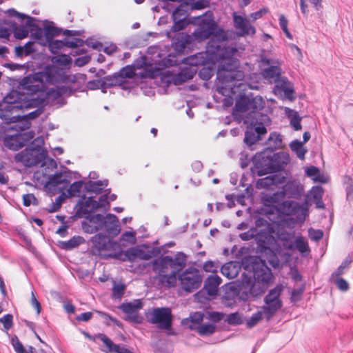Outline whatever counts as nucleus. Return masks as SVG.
<instances>
[{"mask_svg": "<svg viewBox=\"0 0 353 353\" xmlns=\"http://www.w3.org/2000/svg\"><path fill=\"white\" fill-rule=\"evenodd\" d=\"M236 53L237 50L235 48H221L219 44L214 46V41H212L208 42L205 52L185 58L184 63L192 66H205L219 62L216 90L221 94H228L234 89L231 87L232 85L228 83L243 77V72L238 70L239 61L234 57Z\"/></svg>", "mask_w": 353, "mask_h": 353, "instance_id": "1", "label": "nucleus"}, {"mask_svg": "<svg viewBox=\"0 0 353 353\" xmlns=\"http://www.w3.org/2000/svg\"><path fill=\"white\" fill-rule=\"evenodd\" d=\"M66 76L63 70L54 65L46 67L43 70L29 74L23 77L19 83L18 92L22 98L27 97L32 102L34 106L36 94H43L47 90V85H54L63 82Z\"/></svg>", "mask_w": 353, "mask_h": 353, "instance_id": "2", "label": "nucleus"}, {"mask_svg": "<svg viewBox=\"0 0 353 353\" xmlns=\"http://www.w3.org/2000/svg\"><path fill=\"white\" fill-rule=\"evenodd\" d=\"M198 19L200 23L199 28L194 30L192 35L183 34L179 35L180 40L172 43L174 48L183 50L187 44L191 43L192 40L201 42L209 38H210L209 41H214V46L219 44L221 48H226L223 45L227 39L226 33L222 28L218 27L212 14L206 13Z\"/></svg>", "mask_w": 353, "mask_h": 353, "instance_id": "3", "label": "nucleus"}, {"mask_svg": "<svg viewBox=\"0 0 353 353\" xmlns=\"http://www.w3.org/2000/svg\"><path fill=\"white\" fill-rule=\"evenodd\" d=\"M244 77L240 80L234 81L230 83L231 87L234 88V91L230 92L228 94L234 95L239 92V95L236 99L235 106L233 110V114L249 112L248 116L252 114L254 110H261L265 105L263 98L260 96L253 97L252 95H246L243 92L247 89L248 85L243 82ZM229 85V83H228Z\"/></svg>", "mask_w": 353, "mask_h": 353, "instance_id": "4", "label": "nucleus"}, {"mask_svg": "<svg viewBox=\"0 0 353 353\" xmlns=\"http://www.w3.org/2000/svg\"><path fill=\"white\" fill-rule=\"evenodd\" d=\"M17 90L10 92L0 102V118L8 123H15L20 117L14 113L32 107V102L27 97H23Z\"/></svg>", "mask_w": 353, "mask_h": 353, "instance_id": "5", "label": "nucleus"}, {"mask_svg": "<svg viewBox=\"0 0 353 353\" xmlns=\"http://www.w3.org/2000/svg\"><path fill=\"white\" fill-rule=\"evenodd\" d=\"M92 252L102 259H120L122 250L119 243L110 240L106 235L98 234L91 239Z\"/></svg>", "mask_w": 353, "mask_h": 353, "instance_id": "6", "label": "nucleus"}, {"mask_svg": "<svg viewBox=\"0 0 353 353\" xmlns=\"http://www.w3.org/2000/svg\"><path fill=\"white\" fill-rule=\"evenodd\" d=\"M34 142H37L40 145L30 146L17 153L14 157L16 162L21 163L26 167H31L39 164L46 159L47 152L41 148L43 139L37 138Z\"/></svg>", "mask_w": 353, "mask_h": 353, "instance_id": "7", "label": "nucleus"}, {"mask_svg": "<svg viewBox=\"0 0 353 353\" xmlns=\"http://www.w3.org/2000/svg\"><path fill=\"white\" fill-rule=\"evenodd\" d=\"M255 283L250 288V291L254 295L263 293L269 284L273 282L272 270L264 262L256 265L254 270Z\"/></svg>", "mask_w": 353, "mask_h": 353, "instance_id": "8", "label": "nucleus"}, {"mask_svg": "<svg viewBox=\"0 0 353 353\" xmlns=\"http://www.w3.org/2000/svg\"><path fill=\"white\" fill-rule=\"evenodd\" d=\"M283 286L281 284L277 285L272 289L264 298L265 305L262 309L267 321L274 315V314L282 307V301L280 299Z\"/></svg>", "mask_w": 353, "mask_h": 353, "instance_id": "9", "label": "nucleus"}, {"mask_svg": "<svg viewBox=\"0 0 353 353\" xmlns=\"http://www.w3.org/2000/svg\"><path fill=\"white\" fill-rule=\"evenodd\" d=\"M178 279L183 290L188 292H193L200 288L202 276L195 268H189L181 273Z\"/></svg>", "mask_w": 353, "mask_h": 353, "instance_id": "10", "label": "nucleus"}, {"mask_svg": "<svg viewBox=\"0 0 353 353\" xmlns=\"http://www.w3.org/2000/svg\"><path fill=\"white\" fill-rule=\"evenodd\" d=\"M272 151L269 148L256 153L253 159L254 168L259 176L273 172Z\"/></svg>", "mask_w": 353, "mask_h": 353, "instance_id": "11", "label": "nucleus"}, {"mask_svg": "<svg viewBox=\"0 0 353 353\" xmlns=\"http://www.w3.org/2000/svg\"><path fill=\"white\" fill-rule=\"evenodd\" d=\"M148 317L152 323L157 324L161 329L169 330L171 328L172 313L170 308H154L149 313Z\"/></svg>", "mask_w": 353, "mask_h": 353, "instance_id": "12", "label": "nucleus"}, {"mask_svg": "<svg viewBox=\"0 0 353 353\" xmlns=\"http://www.w3.org/2000/svg\"><path fill=\"white\" fill-rule=\"evenodd\" d=\"M261 62L267 65L268 68L262 71L263 78L270 83H275L281 77V68L280 67L281 62L277 58H268L265 56L261 57Z\"/></svg>", "mask_w": 353, "mask_h": 353, "instance_id": "13", "label": "nucleus"}, {"mask_svg": "<svg viewBox=\"0 0 353 353\" xmlns=\"http://www.w3.org/2000/svg\"><path fill=\"white\" fill-rule=\"evenodd\" d=\"M136 76H140L143 79L150 76V74L145 72H137L134 67L128 65L122 68L118 74H115L111 77L105 78V83L108 86H114L123 83L125 78H132Z\"/></svg>", "mask_w": 353, "mask_h": 353, "instance_id": "14", "label": "nucleus"}, {"mask_svg": "<svg viewBox=\"0 0 353 353\" xmlns=\"http://www.w3.org/2000/svg\"><path fill=\"white\" fill-rule=\"evenodd\" d=\"M61 30L54 26H46L43 28H37L32 34L37 43L42 46H47L50 41H52L53 38L59 35Z\"/></svg>", "mask_w": 353, "mask_h": 353, "instance_id": "15", "label": "nucleus"}, {"mask_svg": "<svg viewBox=\"0 0 353 353\" xmlns=\"http://www.w3.org/2000/svg\"><path fill=\"white\" fill-rule=\"evenodd\" d=\"M148 248V246L145 245L132 248L125 251V256L128 261H133L137 258L141 260H149L158 254L159 251L157 248L147 250Z\"/></svg>", "mask_w": 353, "mask_h": 353, "instance_id": "16", "label": "nucleus"}, {"mask_svg": "<svg viewBox=\"0 0 353 353\" xmlns=\"http://www.w3.org/2000/svg\"><path fill=\"white\" fill-rule=\"evenodd\" d=\"M103 215L100 214L85 216V220L81 222L82 230L88 234H94L102 229Z\"/></svg>", "mask_w": 353, "mask_h": 353, "instance_id": "17", "label": "nucleus"}, {"mask_svg": "<svg viewBox=\"0 0 353 353\" xmlns=\"http://www.w3.org/2000/svg\"><path fill=\"white\" fill-rule=\"evenodd\" d=\"M274 92L276 95H282L290 100L294 99V88L292 83L285 77H281L275 82Z\"/></svg>", "mask_w": 353, "mask_h": 353, "instance_id": "18", "label": "nucleus"}, {"mask_svg": "<svg viewBox=\"0 0 353 353\" xmlns=\"http://www.w3.org/2000/svg\"><path fill=\"white\" fill-rule=\"evenodd\" d=\"M234 26L235 28L239 30V34L241 37L245 35H254L256 33V29L250 24L249 21L242 16L233 14Z\"/></svg>", "mask_w": 353, "mask_h": 353, "instance_id": "19", "label": "nucleus"}, {"mask_svg": "<svg viewBox=\"0 0 353 353\" xmlns=\"http://www.w3.org/2000/svg\"><path fill=\"white\" fill-rule=\"evenodd\" d=\"M34 132L30 131L26 134H14V135H7L3 139V142L4 145L12 150H17L18 149L23 147V144L21 141L23 136H27L28 139H31L34 137Z\"/></svg>", "mask_w": 353, "mask_h": 353, "instance_id": "20", "label": "nucleus"}, {"mask_svg": "<svg viewBox=\"0 0 353 353\" xmlns=\"http://www.w3.org/2000/svg\"><path fill=\"white\" fill-rule=\"evenodd\" d=\"M281 208L285 210L288 215H296L299 213L303 218L308 214L307 208L305 205L299 204L294 201H285L281 204Z\"/></svg>", "mask_w": 353, "mask_h": 353, "instance_id": "21", "label": "nucleus"}, {"mask_svg": "<svg viewBox=\"0 0 353 353\" xmlns=\"http://www.w3.org/2000/svg\"><path fill=\"white\" fill-rule=\"evenodd\" d=\"M283 196L298 199L303 192V188L299 181L292 180L288 181L283 188Z\"/></svg>", "mask_w": 353, "mask_h": 353, "instance_id": "22", "label": "nucleus"}, {"mask_svg": "<svg viewBox=\"0 0 353 353\" xmlns=\"http://www.w3.org/2000/svg\"><path fill=\"white\" fill-rule=\"evenodd\" d=\"M143 307V303L140 299H135L128 303H123L119 306L128 318L135 321L137 317V312Z\"/></svg>", "mask_w": 353, "mask_h": 353, "instance_id": "23", "label": "nucleus"}, {"mask_svg": "<svg viewBox=\"0 0 353 353\" xmlns=\"http://www.w3.org/2000/svg\"><path fill=\"white\" fill-rule=\"evenodd\" d=\"M101 228H105L109 234L117 235L120 232V225L117 217L108 214L105 216H103Z\"/></svg>", "mask_w": 353, "mask_h": 353, "instance_id": "24", "label": "nucleus"}, {"mask_svg": "<svg viewBox=\"0 0 353 353\" xmlns=\"http://www.w3.org/2000/svg\"><path fill=\"white\" fill-rule=\"evenodd\" d=\"M278 239L282 243L283 247L287 250H294V242L296 236L295 232H288L285 230H279L276 232Z\"/></svg>", "mask_w": 353, "mask_h": 353, "instance_id": "25", "label": "nucleus"}, {"mask_svg": "<svg viewBox=\"0 0 353 353\" xmlns=\"http://www.w3.org/2000/svg\"><path fill=\"white\" fill-rule=\"evenodd\" d=\"M97 339L101 340L106 346L107 350L105 352H111L115 353H133L123 345L115 344L112 341L104 334H98L96 336Z\"/></svg>", "mask_w": 353, "mask_h": 353, "instance_id": "26", "label": "nucleus"}, {"mask_svg": "<svg viewBox=\"0 0 353 353\" xmlns=\"http://www.w3.org/2000/svg\"><path fill=\"white\" fill-rule=\"evenodd\" d=\"M101 207L102 204H99L92 197H88L79 202V208L77 212L83 214L85 216H88L91 215V212Z\"/></svg>", "mask_w": 353, "mask_h": 353, "instance_id": "27", "label": "nucleus"}, {"mask_svg": "<svg viewBox=\"0 0 353 353\" xmlns=\"http://www.w3.org/2000/svg\"><path fill=\"white\" fill-rule=\"evenodd\" d=\"M290 161V156L286 152H280L272 154L273 172L282 170Z\"/></svg>", "mask_w": 353, "mask_h": 353, "instance_id": "28", "label": "nucleus"}, {"mask_svg": "<svg viewBox=\"0 0 353 353\" xmlns=\"http://www.w3.org/2000/svg\"><path fill=\"white\" fill-rule=\"evenodd\" d=\"M171 263L172 257L170 256L159 257L152 261V269L159 276L163 275L170 268Z\"/></svg>", "mask_w": 353, "mask_h": 353, "instance_id": "29", "label": "nucleus"}, {"mask_svg": "<svg viewBox=\"0 0 353 353\" xmlns=\"http://www.w3.org/2000/svg\"><path fill=\"white\" fill-rule=\"evenodd\" d=\"M221 283V279L217 275H210L205 280L204 290L210 296H215L218 292L219 285Z\"/></svg>", "mask_w": 353, "mask_h": 353, "instance_id": "30", "label": "nucleus"}, {"mask_svg": "<svg viewBox=\"0 0 353 353\" xmlns=\"http://www.w3.org/2000/svg\"><path fill=\"white\" fill-rule=\"evenodd\" d=\"M259 110H254L252 114L247 116L245 120V123H249L250 125H256L257 124L268 125L270 123V119L267 114H261L258 112Z\"/></svg>", "mask_w": 353, "mask_h": 353, "instance_id": "31", "label": "nucleus"}, {"mask_svg": "<svg viewBox=\"0 0 353 353\" xmlns=\"http://www.w3.org/2000/svg\"><path fill=\"white\" fill-rule=\"evenodd\" d=\"M48 85H47V90L44 92L46 99L48 100H56L60 97L67 95L70 93V90L66 86H57L48 89Z\"/></svg>", "mask_w": 353, "mask_h": 353, "instance_id": "32", "label": "nucleus"}, {"mask_svg": "<svg viewBox=\"0 0 353 353\" xmlns=\"http://www.w3.org/2000/svg\"><path fill=\"white\" fill-rule=\"evenodd\" d=\"M294 250H296L302 256L307 257L310 254L308 241L302 235H297L294 242Z\"/></svg>", "mask_w": 353, "mask_h": 353, "instance_id": "33", "label": "nucleus"}, {"mask_svg": "<svg viewBox=\"0 0 353 353\" xmlns=\"http://www.w3.org/2000/svg\"><path fill=\"white\" fill-rule=\"evenodd\" d=\"M283 182L282 179L276 175H270L268 176L260 179L256 183L258 188H271L272 185H276Z\"/></svg>", "mask_w": 353, "mask_h": 353, "instance_id": "34", "label": "nucleus"}, {"mask_svg": "<svg viewBox=\"0 0 353 353\" xmlns=\"http://www.w3.org/2000/svg\"><path fill=\"white\" fill-rule=\"evenodd\" d=\"M240 270V265L235 262H229L224 264L221 268V272L223 275L231 279L238 276Z\"/></svg>", "mask_w": 353, "mask_h": 353, "instance_id": "35", "label": "nucleus"}, {"mask_svg": "<svg viewBox=\"0 0 353 353\" xmlns=\"http://www.w3.org/2000/svg\"><path fill=\"white\" fill-rule=\"evenodd\" d=\"M196 71L190 68L183 69L174 77V82L176 85H180L183 82L192 79Z\"/></svg>", "mask_w": 353, "mask_h": 353, "instance_id": "36", "label": "nucleus"}, {"mask_svg": "<svg viewBox=\"0 0 353 353\" xmlns=\"http://www.w3.org/2000/svg\"><path fill=\"white\" fill-rule=\"evenodd\" d=\"M306 175L311 177L314 182L326 183L327 179L321 174L320 170L315 166H310L305 169Z\"/></svg>", "mask_w": 353, "mask_h": 353, "instance_id": "37", "label": "nucleus"}, {"mask_svg": "<svg viewBox=\"0 0 353 353\" xmlns=\"http://www.w3.org/2000/svg\"><path fill=\"white\" fill-rule=\"evenodd\" d=\"M285 113L290 120V125L294 130H300L302 128L301 125V118L296 111L288 108H285Z\"/></svg>", "mask_w": 353, "mask_h": 353, "instance_id": "38", "label": "nucleus"}, {"mask_svg": "<svg viewBox=\"0 0 353 353\" xmlns=\"http://www.w3.org/2000/svg\"><path fill=\"white\" fill-rule=\"evenodd\" d=\"M323 194V190L319 185L314 186L310 190V195L318 208H324V204L322 201Z\"/></svg>", "mask_w": 353, "mask_h": 353, "instance_id": "39", "label": "nucleus"}, {"mask_svg": "<svg viewBox=\"0 0 353 353\" xmlns=\"http://www.w3.org/2000/svg\"><path fill=\"white\" fill-rule=\"evenodd\" d=\"M185 265L186 256L183 253L178 252L174 259L172 257V263L170 264L171 268L176 270H180L183 269Z\"/></svg>", "mask_w": 353, "mask_h": 353, "instance_id": "40", "label": "nucleus"}, {"mask_svg": "<svg viewBox=\"0 0 353 353\" xmlns=\"http://www.w3.org/2000/svg\"><path fill=\"white\" fill-rule=\"evenodd\" d=\"M290 147L300 159L303 160L305 159L307 150L303 148L302 142L299 140H294L290 143Z\"/></svg>", "mask_w": 353, "mask_h": 353, "instance_id": "41", "label": "nucleus"}, {"mask_svg": "<svg viewBox=\"0 0 353 353\" xmlns=\"http://www.w3.org/2000/svg\"><path fill=\"white\" fill-rule=\"evenodd\" d=\"M173 21L174 25L171 28V31L174 32L183 30L188 24L186 19H185V16L183 15L182 18H179L177 17V12L174 14Z\"/></svg>", "mask_w": 353, "mask_h": 353, "instance_id": "42", "label": "nucleus"}, {"mask_svg": "<svg viewBox=\"0 0 353 353\" xmlns=\"http://www.w3.org/2000/svg\"><path fill=\"white\" fill-rule=\"evenodd\" d=\"M159 281L163 285L167 287H174L177 281V277L175 272H172L170 274H163L159 276Z\"/></svg>", "mask_w": 353, "mask_h": 353, "instance_id": "43", "label": "nucleus"}, {"mask_svg": "<svg viewBox=\"0 0 353 353\" xmlns=\"http://www.w3.org/2000/svg\"><path fill=\"white\" fill-rule=\"evenodd\" d=\"M269 149L272 151L281 147L282 139L279 134L276 132L271 133L268 138Z\"/></svg>", "mask_w": 353, "mask_h": 353, "instance_id": "44", "label": "nucleus"}, {"mask_svg": "<svg viewBox=\"0 0 353 353\" xmlns=\"http://www.w3.org/2000/svg\"><path fill=\"white\" fill-rule=\"evenodd\" d=\"M66 172H59L50 177V182L54 185L68 183L70 176L65 175Z\"/></svg>", "mask_w": 353, "mask_h": 353, "instance_id": "45", "label": "nucleus"}, {"mask_svg": "<svg viewBox=\"0 0 353 353\" xmlns=\"http://www.w3.org/2000/svg\"><path fill=\"white\" fill-rule=\"evenodd\" d=\"M83 239L79 236H73L68 241L62 243V248L65 250H72L83 242Z\"/></svg>", "mask_w": 353, "mask_h": 353, "instance_id": "46", "label": "nucleus"}, {"mask_svg": "<svg viewBox=\"0 0 353 353\" xmlns=\"http://www.w3.org/2000/svg\"><path fill=\"white\" fill-rule=\"evenodd\" d=\"M216 326L213 323H205L199 325L196 328L200 335H210L215 331Z\"/></svg>", "mask_w": 353, "mask_h": 353, "instance_id": "47", "label": "nucleus"}, {"mask_svg": "<svg viewBox=\"0 0 353 353\" xmlns=\"http://www.w3.org/2000/svg\"><path fill=\"white\" fill-rule=\"evenodd\" d=\"M283 198V192L281 191L274 192L272 195L265 196L263 197V201L267 205H273L277 203L281 199Z\"/></svg>", "mask_w": 353, "mask_h": 353, "instance_id": "48", "label": "nucleus"}, {"mask_svg": "<svg viewBox=\"0 0 353 353\" xmlns=\"http://www.w3.org/2000/svg\"><path fill=\"white\" fill-rule=\"evenodd\" d=\"M259 135L253 131V128H248L245 131L244 141L248 145H253L259 139Z\"/></svg>", "mask_w": 353, "mask_h": 353, "instance_id": "49", "label": "nucleus"}, {"mask_svg": "<svg viewBox=\"0 0 353 353\" xmlns=\"http://www.w3.org/2000/svg\"><path fill=\"white\" fill-rule=\"evenodd\" d=\"M83 182L81 181H75L72 183L68 189V193L70 196H79L80 195Z\"/></svg>", "mask_w": 353, "mask_h": 353, "instance_id": "50", "label": "nucleus"}, {"mask_svg": "<svg viewBox=\"0 0 353 353\" xmlns=\"http://www.w3.org/2000/svg\"><path fill=\"white\" fill-rule=\"evenodd\" d=\"M263 311H258L252 314V316L246 320V326L248 328H252L255 326L263 318Z\"/></svg>", "mask_w": 353, "mask_h": 353, "instance_id": "51", "label": "nucleus"}, {"mask_svg": "<svg viewBox=\"0 0 353 353\" xmlns=\"http://www.w3.org/2000/svg\"><path fill=\"white\" fill-rule=\"evenodd\" d=\"M47 46L52 54H56L65 47V42L64 40H52L48 43Z\"/></svg>", "mask_w": 353, "mask_h": 353, "instance_id": "52", "label": "nucleus"}, {"mask_svg": "<svg viewBox=\"0 0 353 353\" xmlns=\"http://www.w3.org/2000/svg\"><path fill=\"white\" fill-rule=\"evenodd\" d=\"M28 30L24 26L16 27L13 30V34L16 39H23L28 36Z\"/></svg>", "mask_w": 353, "mask_h": 353, "instance_id": "53", "label": "nucleus"}, {"mask_svg": "<svg viewBox=\"0 0 353 353\" xmlns=\"http://www.w3.org/2000/svg\"><path fill=\"white\" fill-rule=\"evenodd\" d=\"M125 290L123 284H115L112 288V296L114 299H121Z\"/></svg>", "mask_w": 353, "mask_h": 353, "instance_id": "54", "label": "nucleus"}, {"mask_svg": "<svg viewBox=\"0 0 353 353\" xmlns=\"http://www.w3.org/2000/svg\"><path fill=\"white\" fill-rule=\"evenodd\" d=\"M203 319V314L202 312H194L190 316V319H186L183 321V323L185 324L189 321H191L192 323H200Z\"/></svg>", "mask_w": 353, "mask_h": 353, "instance_id": "55", "label": "nucleus"}, {"mask_svg": "<svg viewBox=\"0 0 353 353\" xmlns=\"http://www.w3.org/2000/svg\"><path fill=\"white\" fill-rule=\"evenodd\" d=\"M0 322L3 325L6 330H10L13 325V316L12 314H6L0 318Z\"/></svg>", "mask_w": 353, "mask_h": 353, "instance_id": "56", "label": "nucleus"}, {"mask_svg": "<svg viewBox=\"0 0 353 353\" xmlns=\"http://www.w3.org/2000/svg\"><path fill=\"white\" fill-rule=\"evenodd\" d=\"M226 321L230 325H239L242 323L241 316L238 312L229 314L226 319Z\"/></svg>", "mask_w": 353, "mask_h": 353, "instance_id": "57", "label": "nucleus"}, {"mask_svg": "<svg viewBox=\"0 0 353 353\" xmlns=\"http://www.w3.org/2000/svg\"><path fill=\"white\" fill-rule=\"evenodd\" d=\"M65 46L69 48H76L79 46H81L83 44V41L81 39L74 38L72 39H65Z\"/></svg>", "mask_w": 353, "mask_h": 353, "instance_id": "58", "label": "nucleus"}, {"mask_svg": "<svg viewBox=\"0 0 353 353\" xmlns=\"http://www.w3.org/2000/svg\"><path fill=\"white\" fill-rule=\"evenodd\" d=\"M199 74L202 79L208 80L213 75V71L209 65H205L199 71Z\"/></svg>", "mask_w": 353, "mask_h": 353, "instance_id": "59", "label": "nucleus"}, {"mask_svg": "<svg viewBox=\"0 0 353 353\" xmlns=\"http://www.w3.org/2000/svg\"><path fill=\"white\" fill-rule=\"evenodd\" d=\"M12 344L17 353H26V350L17 336L12 339Z\"/></svg>", "mask_w": 353, "mask_h": 353, "instance_id": "60", "label": "nucleus"}, {"mask_svg": "<svg viewBox=\"0 0 353 353\" xmlns=\"http://www.w3.org/2000/svg\"><path fill=\"white\" fill-rule=\"evenodd\" d=\"M308 235L312 240L319 241L323 237V232L319 230L309 229Z\"/></svg>", "mask_w": 353, "mask_h": 353, "instance_id": "61", "label": "nucleus"}, {"mask_svg": "<svg viewBox=\"0 0 353 353\" xmlns=\"http://www.w3.org/2000/svg\"><path fill=\"white\" fill-rule=\"evenodd\" d=\"M23 201L25 206L37 204V199L32 194H24L23 196Z\"/></svg>", "mask_w": 353, "mask_h": 353, "instance_id": "62", "label": "nucleus"}, {"mask_svg": "<svg viewBox=\"0 0 353 353\" xmlns=\"http://www.w3.org/2000/svg\"><path fill=\"white\" fill-rule=\"evenodd\" d=\"M219 266L214 262L208 261L203 264V270L207 272H216Z\"/></svg>", "mask_w": 353, "mask_h": 353, "instance_id": "63", "label": "nucleus"}, {"mask_svg": "<svg viewBox=\"0 0 353 353\" xmlns=\"http://www.w3.org/2000/svg\"><path fill=\"white\" fill-rule=\"evenodd\" d=\"M335 283L337 288L341 291H346L348 290L349 285L347 282L342 278L336 279Z\"/></svg>", "mask_w": 353, "mask_h": 353, "instance_id": "64", "label": "nucleus"}]
</instances>
